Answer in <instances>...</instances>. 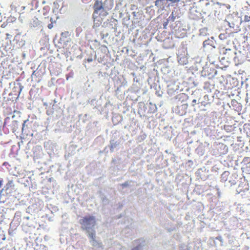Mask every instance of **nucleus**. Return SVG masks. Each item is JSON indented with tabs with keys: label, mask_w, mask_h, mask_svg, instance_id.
Instances as JSON below:
<instances>
[{
	"label": "nucleus",
	"mask_w": 250,
	"mask_h": 250,
	"mask_svg": "<svg viewBox=\"0 0 250 250\" xmlns=\"http://www.w3.org/2000/svg\"><path fill=\"white\" fill-rule=\"evenodd\" d=\"M27 121V120L24 121V123L22 124V130L23 129L24 127H25V123Z\"/></svg>",
	"instance_id": "f8f14e48"
},
{
	"label": "nucleus",
	"mask_w": 250,
	"mask_h": 250,
	"mask_svg": "<svg viewBox=\"0 0 250 250\" xmlns=\"http://www.w3.org/2000/svg\"><path fill=\"white\" fill-rule=\"evenodd\" d=\"M192 102H193V103H196V100L194 99V100H193L192 101Z\"/></svg>",
	"instance_id": "ddd939ff"
},
{
	"label": "nucleus",
	"mask_w": 250,
	"mask_h": 250,
	"mask_svg": "<svg viewBox=\"0 0 250 250\" xmlns=\"http://www.w3.org/2000/svg\"><path fill=\"white\" fill-rule=\"evenodd\" d=\"M250 21V16L245 15L244 18V22H249Z\"/></svg>",
	"instance_id": "39448f33"
},
{
	"label": "nucleus",
	"mask_w": 250,
	"mask_h": 250,
	"mask_svg": "<svg viewBox=\"0 0 250 250\" xmlns=\"http://www.w3.org/2000/svg\"><path fill=\"white\" fill-rule=\"evenodd\" d=\"M6 120H7V119H6L5 121H6ZM5 124H6V122H5V123H4V125H5Z\"/></svg>",
	"instance_id": "4468645a"
},
{
	"label": "nucleus",
	"mask_w": 250,
	"mask_h": 250,
	"mask_svg": "<svg viewBox=\"0 0 250 250\" xmlns=\"http://www.w3.org/2000/svg\"><path fill=\"white\" fill-rule=\"evenodd\" d=\"M176 19V16L174 14V11H172L171 15L169 16V17L167 19L168 21H169L171 23V22H174Z\"/></svg>",
	"instance_id": "20e7f679"
},
{
	"label": "nucleus",
	"mask_w": 250,
	"mask_h": 250,
	"mask_svg": "<svg viewBox=\"0 0 250 250\" xmlns=\"http://www.w3.org/2000/svg\"><path fill=\"white\" fill-rule=\"evenodd\" d=\"M7 186H8V184H6V187H7Z\"/></svg>",
	"instance_id": "2eb2a0df"
},
{
	"label": "nucleus",
	"mask_w": 250,
	"mask_h": 250,
	"mask_svg": "<svg viewBox=\"0 0 250 250\" xmlns=\"http://www.w3.org/2000/svg\"><path fill=\"white\" fill-rule=\"evenodd\" d=\"M122 186L123 187H127L128 186V183L127 182H125L123 184H122Z\"/></svg>",
	"instance_id": "0eeeda50"
},
{
	"label": "nucleus",
	"mask_w": 250,
	"mask_h": 250,
	"mask_svg": "<svg viewBox=\"0 0 250 250\" xmlns=\"http://www.w3.org/2000/svg\"><path fill=\"white\" fill-rule=\"evenodd\" d=\"M170 1H171L172 3H176L178 2L181 0H169Z\"/></svg>",
	"instance_id": "1a4fd4ad"
},
{
	"label": "nucleus",
	"mask_w": 250,
	"mask_h": 250,
	"mask_svg": "<svg viewBox=\"0 0 250 250\" xmlns=\"http://www.w3.org/2000/svg\"><path fill=\"white\" fill-rule=\"evenodd\" d=\"M177 31H176L175 34H176V37L177 38H183V37H184V35H181L180 36H178V35L177 34Z\"/></svg>",
	"instance_id": "6e6552de"
},
{
	"label": "nucleus",
	"mask_w": 250,
	"mask_h": 250,
	"mask_svg": "<svg viewBox=\"0 0 250 250\" xmlns=\"http://www.w3.org/2000/svg\"><path fill=\"white\" fill-rule=\"evenodd\" d=\"M3 26H4V25H3V24H2V25H1V27H3Z\"/></svg>",
	"instance_id": "dca6fc26"
},
{
	"label": "nucleus",
	"mask_w": 250,
	"mask_h": 250,
	"mask_svg": "<svg viewBox=\"0 0 250 250\" xmlns=\"http://www.w3.org/2000/svg\"><path fill=\"white\" fill-rule=\"evenodd\" d=\"M79 222L81 226V229L85 230L88 233V237L95 241L96 233L94 230V227L96 225L95 217L92 215H86L80 219Z\"/></svg>",
	"instance_id": "f257e3e1"
},
{
	"label": "nucleus",
	"mask_w": 250,
	"mask_h": 250,
	"mask_svg": "<svg viewBox=\"0 0 250 250\" xmlns=\"http://www.w3.org/2000/svg\"><path fill=\"white\" fill-rule=\"evenodd\" d=\"M53 24L52 23H50L48 25V28L49 29H51L52 27H53Z\"/></svg>",
	"instance_id": "9b49d317"
},
{
	"label": "nucleus",
	"mask_w": 250,
	"mask_h": 250,
	"mask_svg": "<svg viewBox=\"0 0 250 250\" xmlns=\"http://www.w3.org/2000/svg\"><path fill=\"white\" fill-rule=\"evenodd\" d=\"M3 26H4V25H3V24H2V25H1V27H3Z\"/></svg>",
	"instance_id": "f3484780"
},
{
	"label": "nucleus",
	"mask_w": 250,
	"mask_h": 250,
	"mask_svg": "<svg viewBox=\"0 0 250 250\" xmlns=\"http://www.w3.org/2000/svg\"><path fill=\"white\" fill-rule=\"evenodd\" d=\"M93 8L94 10L93 14L94 26L97 27L102 23V21L98 19L96 14H98L99 12L101 11L104 12L103 14H102L103 16H106L108 13L104 11L102 3L98 0L95 1Z\"/></svg>",
	"instance_id": "f03ea898"
},
{
	"label": "nucleus",
	"mask_w": 250,
	"mask_h": 250,
	"mask_svg": "<svg viewBox=\"0 0 250 250\" xmlns=\"http://www.w3.org/2000/svg\"><path fill=\"white\" fill-rule=\"evenodd\" d=\"M169 0H156L155 1V5L160 9L163 10L164 8L168 6V1Z\"/></svg>",
	"instance_id": "7ed1b4c3"
},
{
	"label": "nucleus",
	"mask_w": 250,
	"mask_h": 250,
	"mask_svg": "<svg viewBox=\"0 0 250 250\" xmlns=\"http://www.w3.org/2000/svg\"><path fill=\"white\" fill-rule=\"evenodd\" d=\"M170 22L169 21H168V20L167 19V21L164 22L163 23V26L164 29H167V26L168 25V23Z\"/></svg>",
	"instance_id": "423d86ee"
},
{
	"label": "nucleus",
	"mask_w": 250,
	"mask_h": 250,
	"mask_svg": "<svg viewBox=\"0 0 250 250\" xmlns=\"http://www.w3.org/2000/svg\"><path fill=\"white\" fill-rule=\"evenodd\" d=\"M3 184V180L0 177V188L2 187Z\"/></svg>",
	"instance_id": "9d476101"
}]
</instances>
